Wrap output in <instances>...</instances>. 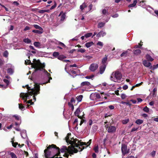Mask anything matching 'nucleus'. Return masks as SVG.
Here are the masks:
<instances>
[{
  "label": "nucleus",
  "instance_id": "37",
  "mask_svg": "<svg viewBox=\"0 0 158 158\" xmlns=\"http://www.w3.org/2000/svg\"><path fill=\"white\" fill-rule=\"evenodd\" d=\"M157 91V89L156 88H154L153 91V93L152 94V96L153 97H155L156 95V92Z\"/></svg>",
  "mask_w": 158,
  "mask_h": 158
},
{
  "label": "nucleus",
  "instance_id": "49",
  "mask_svg": "<svg viewBox=\"0 0 158 158\" xmlns=\"http://www.w3.org/2000/svg\"><path fill=\"white\" fill-rule=\"evenodd\" d=\"M97 45L100 46L101 47V48H102L103 46V44L102 42L101 41H99L97 44Z\"/></svg>",
  "mask_w": 158,
  "mask_h": 158
},
{
  "label": "nucleus",
  "instance_id": "15",
  "mask_svg": "<svg viewBox=\"0 0 158 158\" xmlns=\"http://www.w3.org/2000/svg\"><path fill=\"white\" fill-rule=\"evenodd\" d=\"M20 134L22 137L23 139L26 138L27 137L26 131L25 130H23L20 132Z\"/></svg>",
  "mask_w": 158,
  "mask_h": 158
},
{
  "label": "nucleus",
  "instance_id": "28",
  "mask_svg": "<svg viewBox=\"0 0 158 158\" xmlns=\"http://www.w3.org/2000/svg\"><path fill=\"white\" fill-rule=\"evenodd\" d=\"M143 123V121L139 119L137 120L135 122V123L138 125H140L142 124Z\"/></svg>",
  "mask_w": 158,
  "mask_h": 158
},
{
  "label": "nucleus",
  "instance_id": "24",
  "mask_svg": "<svg viewBox=\"0 0 158 158\" xmlns=\"http://www.w3.org/2000/svg\"><path fill=\"white\" fill-rule=\"evenodd\" d=\"M32 32L37 34H41L43 33V30H34L32 31Z\"/></svg>",
  "mask_w": 158,
  "mask_h": 158
},
{
  "label": "nucleus",
  "instance_id": "32",
  "mask_svg": "<svg viewBox=\"0 0 158 158\" xmlns=\"http://www.w3.org/2000/svg\"><path fill=\"white\" fill-rule=\"evenodd\" d=\"M33 26L37 29H38L40 30H43V28L40 27L39 26V25L36 24H34L33 25Z\"/></svg>",
  "mask_w": 158,
  "mask_h": 158
},
{
  "label": "nucleus",
  "instance_id": "51",
  "mask_svg": "<svg viewBox=\"0 0 158 158\" xmlns=\"http://www.w3.org/2000/svg\"><path fill=\"white\" fill-rule=\"evenodd\" d=\"M143 8H146V9L147 10H149L150 8H152L150 6H143Z\"/></svg>",
  "mask_w": 158,
  "mask_h": 158
},
{
  "label": "nucleus",
  "instance_id": "30",
  "mask_svg": "<svg viewBox=\"0 0 158 158\" xmlns=\"http://www.w3.org/2000/svg\"><path fill=\"white\" fill-rule=\"evenodd\" d=\"M14 72V70L12 68H9L7 70V72L8 73L10 74H12Z\"/></svg>",
  "mask_w": 158,
  "mask_h": 158
},
{
  "label": "nucleus",
  "instance_id": "6",
  "mask_svg": "<svg viewBox=\"0 0 158 158\" xmlns=\"http://www.w3.org/2000/svg\"><path fill=\"white\" fill-rule=\"evenodd\" d=\"M91 139H90L89 142H87V143L85 142H80L79 141H77V144L78 145V151H81L84 148V147L83 146L84 145L86 146V147L89 146L91 143Z\"/></svg>",
  "mask_w": 158,
  "mask_h": 158
},
{
  "label": "nucleus",
  "instance_id": "60",
  "mask_svg": "<svg viewBox=\"0 0 158 158\" xmlns=\"http://www.w3.org/2000/svg\"><path fill=\"white\" fill-rule=\"evenodd\" d=\"M110 110H113L114 109V106L113 105H110L108 106Z\"/></svg>",
  "mask_w": 158,
  "mask_h": 158
},
{
  "label": "nucleus",
  "instance_id": "4",
  "mask_svg": "<svg viewBox=\"0 0 158 158\" xmlns=\"http://www.w3.org/2000/svg\"><path fill=\"white\" fill-rule=\"evenodd\" d=\"M110 80L115 82H120L123 81L122 75L119 71L113 72L110 77Z\"/></svg>",
  "mask_w": 158,
  "mask_h": 158
},
{
  "label": "nucleus",
  "instance_id": "62",
  "mask_svg": "<svg viewBox=\"0 0 158 158\" xmlns=\"http://www.w3.org/2000/svg\"><path fill=\"white\" fill-rule=\"evenodd\" d=\"M137 101H138V102L139 103V102H141L143 100L142 99L140 98H137Z\"/></svg>",
  "mask_w": 158,
  "mask_h": 158
},
{
  "label": "nucleus",
  "instance_id": "56",
  "mask_svg": "<svg viewBox=\"0 0 158 158\" xmlns=\"http://www.w3.org/2000/svg\"><path fill=\"white\" fill-rule=\"evenodd\" d=\"M141 46V45L140 44H139L138 45H135L134 48H140Z\"/></svg>",
  "mask_w": 158,
  "mask_h": 158
},
{
  "label": "nucleus",
  "instance_id": "13",
  "mask_svg": "<svg viewBox=\"0 0 158 158\" xmlns=\"http://www.w3.org/2000/svg\"><path fill=\"white\" fill-rule=\"evenodd\" d=\"M10 81L9 80L4 79L3 80V81L6 84V86H4L3 85L0 84V86L4 89H6L8 85H9Z\"/></svg>",
  "mask_w": 158,
  "mask_h": 158
},
{
  "label": "nucleus",
  "instance_id": "19",
  "mask_svg": "<svg viewBox=\"0 0 158 158\" xmlns=\"http://www.w3.org/2000/svg\"><path fill=\"white\" fill-rule=\"evenodd\" d=\"M90 83L88 81H84L82 82L81 84V86H84L85 85L89 86L90 85Z\"/></svg>",
  "mask_w": 158,
  "mask_h": 158
},
{
  "label": "nucleus",
  "instance_id": "26",
  "mask_svg": "<svg viewBox=\"0 0 158 158\" xmlns=\"http://www.w3.org/2000/svg\"><path fill=\"white\" fill-rule=\"evenodd\" d=\"M49 11V10H39L38 12L40 14H43L46 12H48Z\"/></svg>",
  "mask_w": 158,
  "mask_h": 158
},
{
  "label": "nucleus",
  "instance_id": "58",
  "mask_svg": "<svg viewBox=\"0 0 158 158\" xmlns=\"http://www.w3.org/2000/svg\"><path fill=\"white\" fill-rule=\"evenodd\" d=\"M58 44L62 47L65 46V45L63 43L60 42H58Z\"/></svg>",
  "mask_w": 158,
  "mask_h": 158
},
{
  "label": "nucleus",
  "instance_id": "29",
  "mask_svg": "<svg viewBox=\"0 0 158 158\" xmlns=\"http://www.w3.org/2000/svg\"><path fill=\"white\" fill-rule=\"evenodd\" d=\"M60 15H61V20H64L65 18V15L64 13L62 14V12H61L60 14Z\"/></svg>",
  "mask_w": 158,
  "mask_h": 158
},
{
  "label": "nucleus",
  "instance_id": "14",
  "mask_svg": "<svg viewBox=\"0 0 158 158\" xmlns=\"http://www.w3.org/2000/svg\"><path fill=\"white\" fill-rule=\"evenodd\" d=\"M81 112V111L80 109L79 108H78L74 112V114L75 116L78 117L79 118H81V116H79V114Z\"/></svg>",
  "mask_w": 158,
  "mask_h": 158
},
{
  "label": "nucleus",
  "instance_id": "27",
  "mask_svg": "<svg viewBox=\"0 0 158 158\" xmlns=\"http://www.w3.org/2000/svg\"><path fill=\"white\" fill-rule=\"evenodd\" d=\"M33 44L35 47L39 48L41 46L40 43L38 42H34Z\"/></svg>",
  "mask_w": 158,
  "mask_h": 158
},
{
  "label": "nucleus",
  "instance_id": "12",
  "mask_svg": "<svg viewBox=\"0 0 158 158\" xmlns=\"http://www.w3.org/2000/svg\"><path fill=\"white\" fill-rule=\"evenodd\" d=\"M143 65L146 67L151 66V69H152V66L151 63L150 62H148L146 60H144L143 62Z\"/></svg>",
  "mask_w": 158,
  "mask_h": 158
},
{
  "label": "nucleus",
  "instance_id": "38",
  "mask_svg": "<svg viewBox=\"0 0 158 158\" xmlns=\"http://www.w3.org/2000/svg\"><path fill=\"white\" fill-rule=\"evenodd\" d=\"M129 119L128 118H127V119H126L123 120L122 122L123 124H126L127 123L129 122Z\"/></svg>",
  "mask_w": 158,
  "mask_h": 158
},
{
  "label": "nucleus",
  "instance_id": "8",
  "mask_svg": "<svg viewBox=\"0 0 158 158\" xmlns=\"http://www.w3.org/2000/svg\"><path fill=\"white\" fill-rule=\"evenodd\" d=\"M100 98V94L97 93H92L90 96V99L92 100H97Z\"/></svg>",
  "mask_w": 158,
  "mask_h": 158
},
{
  "label": "nucleus",
  "instance_id": "55",
  "mask_svg": "<svg viewBox=\"0 0 158 158\" xmlns=\"http://www.w3.org/2000/svg\"><path fill=\"white\" fill-rule=\"evenodd\" d=\"M138 128H139L138 127H134L132 129L131 131V132H133V131H137Z\"/></svg>",
  "mask_w": 158,
  "mask_h": 158
},
{
  "label": "nucleus",
  "instance_id": "50",
  "mask_svg": "<svg viewBox=\"0 0 158 158\" xmlns=\"http://www.w3.org/2000/svg\"><path fill=\"white\" fill-rule=\"evenodd\" d=\"M59 55V53L57 52H54L53 54V56L54 57H57Z\"/></svg>",
  "mask_w": 158,
  "mask_h": 158
},
{
  "label": "nucleus",
  "instance_id": "39",
  "mask_svg": "<svg viewBox=\"0 0 158 158\" xmlns=\"http://www.w3.org/2000/svg\"><path fill=\"white\" fill-rule=\"evenodd\" d=\"M68 105L71 108V110L73 111L74 109V106L72 104L71 102L68 103Z\"/></svg>",
  "mask_w": 158,
  "mask_h": 158
},
{
  "label": "nucleus",
  "instance_id": "10",
  "mask_svg": "<svg viewBox=\"0 0 158 158\" xmlns=\"http://www.w3.org/2000/svg\"><path fill=\"white\" fill-rule=\"evenodd\" d=\"M106 126L107 131L108 133H113L115 132L116 129L115 126H110L109 127H107V125H106Z\"/></svg>",
  "mask_w": 158,
  "mask_h": 158
},
{
  "label": "nucleus",
  "instance_id": "21",
  "mask_svg": "<svg viewBox=\"0 0 158 158\" xmlns=\"http://www.w3.org/2000/svg\"><path fill=\"white\" fill-rule=\"evenodd\" d=\"M93 44V42H90L86 43L85 44V46L87 48H89L92 46Z\"/></svg>",
  "mask_w": 158,
  "mask_h": 158
},
{
  "label": "nucleus",
  "instance_id": "59",
  "mask_svg": "<svg viewBox=\"0 0 158 158\" xmlns=\"http://www.w3.org/2000/svg\"><path fill=\"white\" fill-rule=\"evenodd\" d=\"M128 88V86L127 85H125L123 86V88L124 90H126Z\"/></svg>",
  "mask_w": 158,
  "mask_h": 158
},
{
  "label": "nucleus",
  "instance_id": "22",
  "mask_svg": "<svg viewBox=\"0 0 158 158\" xmlns=\"http://www.w3.org/2000/svg\"><path fill=\"white\" fill-rule=\"evenodd\" d=\"M138 0H134L133 3L129 5L128 6V7H130H130H134L136 5L137 2V1Z\"/></svg>",
  "mask_w": 158,
  "mask_h": 158
},
{
  "label": "nucleus",
  "instance_id": "40",
  "mask_svg": "<svg viewBox=\"0 0 158 158\" xmlns=\"http://www.w3.org/2000/svg\"><path fill=\"white\" fill-rule=\"evenodd\" d=\"M92 35V33H89L87 34H85V38H88L89 37L91 36Z\"/></svg>",
  "mask_w": 158,
  "mask_h": 158
},
{
  "label": "nucleus",
  "instance_id": "36",
  "mask_svg": "<svg viewBox=\"0 0 158 158\" xmlns=\"http://www.w3.org/2000/svg\"><path fill=\"white\" fill-rule=\"evenodd\" d=\"M107 59V56H105V57L103 58L102 62L103 64H104L106 62Z\"/></svg>",
  "mask_w": 158,
  "mask_h": 158
},
{
  "label": "nucleus",
  "instance_id": "31",
  "mask_svg": "<svg viewBox=\"0 0 158 158\" xmlns=\"http://www.w3.org/2000/svg\"><path fill=\"white\" fill-rule=\"evenodd\" d=\"M23 41L24 43L27 44L30 43L31 42V40L28 38L23 39Z\"/></svg>",
  "mask_w": 158,
  "mask_h": 158
},
{
  "label": "nucleus",
  "instance_id": "45",
  "mask_svg": "<svg viewBox=\"0 0 158 158\" xmlns=\"http://www.w3.org/2000/svg\"><path fill=\"white\" fill-rule=\"evenodd\" d=\"M143 110L146 112L148 113L149 111V109L147 106L144 107L143 109Z\"/></svg>",
  "mask_w": 158,
  "mask_h": 158
},
{
  "label": "nucleus",
  "instance_id": "41",
  "mask_svg": "<svg viewBox=\"0 0 158 158\" xmlns=\"http://www.w3.org/2000/svg\"><path fill=\"white\" fill-rule=\"evenodd\" d=\"M3 55L4 56L7 57L8 55V52L7 51H5L3 54Z\"/></svg>",
  "mask_w": 158,
  "mask_h": 158
},
{
  "label": "nucleus",
  "instance_id": "63",
  "mask_svg": "<svg viewBox=\"0 0 158 158\" xmlns=\"http://www.w3.org/2000/svg\"><path fill=\"white\" fill-rule=\"evenodd\" d=\"M118 15L117 14H115L114 15H112V17L113 18H117V17H118Z\"/></svg>",
  "mask_w": 158,
  "mask_h": 158
},
{
  "label": "nucleus",
  "instance_id": "25",
  "mask_svg": "<svg viewBox=\"0 0 158 158\" xmlns=\"http://www.w3.org/2000/svg\"><path fill=\"white\" fill-rule=\"evenodd\" d=\"M146 58L148 60L151 61H152L154 60L149 54H147L146 55Z\"/></svg>",
  "mask_w": 158,
  "mask_h": 158
},
{
  "label": "nucleus",
  "instance_id": "3",
  "mask_svg": "<svg viewBox=\"0 0 158 158\" xmlns=\"http://www.w3.org/2000/svg\"><path fill=\"white\" fill-rule=\"evenodd\" d=\"M71 147L69 146L68 148L66 146H62L60 148V151L62 153L65 152V153H68L70 155H73L74 153H77L78 152L77 148H75V145H72Z\"/></svg>",
  "mask_w": 158,
  "mask_h": 158
},
{
  "label": "nucleus",
  "instance_id": "48",
  "mask_svg": "<svg viewBox=\"0 0 158 158\" xmlns=\"http://www.w3.org/2000/svg\"><path fill=\"white\" fill-rule=\"evenodd\" d=\"M127 55V52H123L120 55L121 56H126Z\"/></svg>",
  "mask_w": 158,
  "mask_h": 158
},
{
  "label": "nucleus",
  "instance_id": "61",
  "mask_svg": "<svg viewBox=\"0 0 158 158\" xmlns=\"http://www.w3.org/2000/svg\"><path fill=\"white\" fill-rule=\"evenodd\" d=\"M18 144V143H15L14 142L12 143V145L14 147H16V145Z\"/></svg>",
  "mask_w": 158,
  "mask_h": 158
},
{
  "label": "nucleus",
  "instance_id": "5",
  "mask_svg": "<svg viewBox=\"0 0 158 158\" xmlns=\"http://www.w3.org/2000/svg\"><path fill=\"white\" fill-rule=\"evenodd\" d=\"M52 149L53 150H56L58 152V155H59V154L60 153L59 148L56 147L55 145L52 144V145H49L48 147H47V149H45L44 150L45 157L46 158H51V151H48L47 152V151L48 150L50 149Z\"/></svg>",
  "mask_w": 158,
  "mask_h": 158
},
{
  "label": "nucleus",
  "instance_id": "47",
  "mask_svg": "<svg viewBox=\"0 0 158 158\" xmlns=\"http://www.w3.org/2000/svg\"><path fill=\"white\" fill-rule=\"evenodd\" d=\"M108 13L107 10L106 9H104L102 10V13L103 15H106Z\"/></svg>",
  "mask_w": 158,
  "mask_h": 158
},
{
  "label": "nucleus",
  "instance_id": "64",
  "mask_svg": "<svg viewBox=\"0 0 158 158\" xmlns=\"http://www.w3.org/2000/svg\"><path fill=\"white\" fill-rule=\"evenodd\" d=\"M157 68H158V64L156 65L153 66L152 67V69H154Z\"/></svg>",
  "mask_w": 158,
  "mask_h": 158
},
{
  "label": "nucleus",
  "instance_id": "34",
  "mask_svg": "<svg viewBox=\"0 0 158 158\" xmlns=\"http://www.w3.org/2000/svg\"><path fill=\"white\" fill-rule=\"evenodd\" d=\"M9 154L12 158H17L16 155L13 152H10Z\"/></svg>",
  "mask_w": 158,
  "mask_h": 158
},
{
  "label": "nucleus",
  "instance_id": "52",
  "mask_svg": "<svg viewBox=\"0 0 158 158\" xmlns=\"http://www.w3.org/2000/svg\"><path fill=\"white\" fill-rule=\"evenodd\" d=\"M4 63V60L0 59V66H2Z\"/></svg>",
  "mask_w": 158,
  "mask_h": 158
},
{
  "label": "nucleus",
  "instance_id": "2",
  "mask_svg": "<svg viewBox=\"0 0 158 158\" xmlns=\"http://www.w3.org/2000/svg\"><path fill=\"white\" fill-rule=\"evenodd\" d=\"M25 63L26 64H31L32 67L35 69V72L40 70L43 72L49 78V80L47 82H50V80L52 79L51 77H49L50 76V74L44 69V68L45 67V65L41 64L39 60H37L35 59H34V63H31L30 60H25Z\"/></svg>",
  "mask_w": 158,
  "mask_h": 158
},
{
  "label": "nucleus",
  "instance_id": "42",
  "mask_svg": "<svg viewBox=\"0 0 158 158\" xmlns=\"http://www.w3.org/2000/svg\"><path fill=\"white\" fill-rule=\"evenodd\" d=\"M85 51V50L84 48H79L77 50V51L81 52V53H84Z\"/></svg>",
  "mask_w": 158,
  "mask_h": 158
},
{
  "label": "nucleus",
  "instance_id": "33",
  "mask_svg": "<svg viewBox=\"0 0 158 158\" xmlns=\"http://www.w3.org/2000/svg\"><path fill=\"white\" fill-rule=\"evenodd\" d=\"M105 24V23L103 22L100 23L98 24V27L101 28L103 27Z\"/></svg>",
  "mask_w": 158,
  "mask_h": 158
},
{
  "label": "nucleus",
  "instance_id": "23",
  "mask_svg": "<svg viewBox=\"0 0 158 158\" xmlns=\"http://www.w3.org/2000/svg\"><path fill=\"white\" fill-rule=\"evenodd\" d=\"M133 52L136 55H138L141 53V51L139 49L134 50Z\"/></svg>",
  "mask_w": 158,
  "mask_h": 158
},
{
  "label": "nucleus",
  "instance_id": "16",
  "mask_svg": "<svg viewBox=\"0 0 158 158\" xmlns=\"http://www.w3.org/2000/svg\"><path fill=\"white\" fill-rule=\"evenodd\" d=\"M106 69V65L105 64H103L100 67V73L102 74L104 72Z\"/></svg>",
  "mask_w": 158,
  "mask_h": 158
},
{
  "label": "nucleus",
  "instance_id": "20",
  "mask_svg": "<svg viewBox=\"0 0 158 158\" xmlns=\"http://www.w3.org/2000/svg\"><path fill=\"white\" fill-rule=\"evenodd\" d=\"M87 8V6L85 3H83L82 5L80 6V9L81 10H85V9Z\"/></svg>",
  "mask_w": 158,
  "mask_h": 158
},
{
  "label": "nucleus",
  "instance_id": "18",
  "mask_svg": "<svg viewBox=\"0 0 158 158\" xmlns=\"http://www.w3.org/2000/svg\"><path fill=\"white\" fill-rule=\"evenodd\" d=\"M68 73L71 76H72V74H73L75 75V76L77 75L76 72L73 69H70V70L69 71Z\"/></svg>",
  "mask_w": 158,
  "mask_h": 158
},
{
  "label": "nucleus",
  "instance_id": "54",
  "mask_svg": "<svg viewBox=\"0 0 158 158\" xmlns=\"http://www.w3.org/2000/svg\"><path fill=\"white\" fill-rule=\"evenodd\" d=\"M156 154V151H153L151 153V155L152 157H154Z\"/></svg>",
  "mask_w": 158,
  "mask_h": 158
},
{
  "label": "nucleus",
  "instance_id": "44",
  "mask_svg": "<svg viewBox=\"0 0 158 158\" xmlns=\"http://www.w3.org/2000/svg\"><path fill=\"white\" fill-rule=\"evenodd\" d=\"M94 150L96 153H98V147L97 145L95 146L94 148Z\"/></svg>",
  "mask_w": 158,
  "mask_h": 158
},
{
  "label": "nucleus",
  "instance_id": "35",
  "mask_svg": "<svg viewBox=\"0 0 158 158\" xmlns=\"http://www.w3.org/2000/svg\"><path fill=\"white\" fill-rule=\"evenodd\" d=\"M77 99L78 102H81L82 98V96L81 95H80L76 97Z\"/></svg>",
  "mask_w": 158,
  "mask_h": 158
},
{
  "label": "nucleus",
  "instance_id": "1",
  "mask_svg": "<svg viewBox=\"0 0 158 158\" xmlns=\"http://www.w3.org/2000/svg\"><path fill=\"white\" fill-rule=\"evenodd\" d=\"M26 86L28 91L31 90V91L26 93H21L20 95V97L22 98L24 100V103L26 102V104L27 103L28 104H30L31 105H32L33 104V102H32V100H31L27 102V100H25L24 98H26L27 99H29L31 98V96L32 95H36L39 94L40 86L37 83H35L34 87L33 88L31 89L28 85H26Z\"/></svg>",
  "mask_w": 158,
  "mask_h": 158
},
{
  "label": "nucleus",
  "instance_id": "43",
  "mask_svg": "<svg viewBox=\"0 0 158 158\" xmlns=\"http://www.w3.org/2000/svg\"><path fill=\"white\" fill-rule=\"evenodd\" d=\"M19 108L21 110L25 109V107L23 106L22 104H19Z\"/></svg>",
  "mask_w": 158,
  "mask_h": 158
},
{
  "label": "nucleus",
  "instance_id": "53",
  "mask_svg": "<svg viewBox=\"0 0 158 158\" xmlns=\"http://www.w3.org/2000/svg\"><path fill=\"white\" fill-rule=\"evenodd\" d=\"M56 3L55 2L54 5L51 6L50 9L51 10L53 9L56 7Z\"/></svg>",
  "mask_w": 158,
  "mask_h": 158
},
{
  "label": "nucleus",
  "instance_id": "46",
  "mask_svg": "<svg viewBox=\"0 0 158 158\" xmlns=\"http://www.w3.org/2000/svg\"><path fill=\"white\" fill-rule=\"evenodd\" d=\"M94 75H92L89 76H87L85 77V78L86 79H92L94 77Z\"/></svg>",
  "mask_w": 158,
  "mask_h": 158
},
{
  "label": "nucleus",
  "instance_id": "7",
  "mask_svg": "<svg viewBox=\"0 0 158 158\" xmlns=\"http://www.w3.org/2000/svg\"><path fill=\"white\" fill-rule=\"evenodd\" d=\"M70 133H68L66 137V142L67 143H69V144H71L72 145H75V146L76 147H78V145L77 144L76 141L74 140V139H73V140H70L69 139V135H70Z\"/></svg>",
  "mask_w": 158,
  "mask_h": 158
},
{
  "label": "nucleus",
  "instance_id": "9",
  "mask_svg": "<svg viewBox=\"0 0 158 158\" xmlns=\"http://www.w3.org/2000/svg\"><path fill=\"white\" fill-rule=\"evenodd\" d=\"M121 150L123 154L125 155L129 152V150H127V146L125 144H122L121 147Z\"/></svg>",
  "mask_w": 158,
  "mask_h": 158
},
{
  "label": "nucleus",
  "instance_id": "17",
  "mask_svg": "<svg viewBox=\"0 0 158 158\" xmlns=\"http://www.w3.org/2000/svg\"><path fill=\"white\" fill-rule=\"evenodd\" d=\"M106 35V33L103 32V31H102L99 32L96 35V36L97 37L99 38L101 36H103Z\"/></svg>",
  "mask_w": 158,
  "mask_h": 158
},
{
  "label": "nucleus",
  "instance_id": "57",
  "mask_svg": "<svg viewBox=\"0 0 158 158\" xmlns=\"http://www.w3.org/2000/svg\"><path fill=\"white\" fill-rule=\"evenodd\" d=\"M75 100L74 99V98H72L71 99L70 102H71V103H75Z\"/></svg>",
  "mask_w": 158,
  "mask_h": 158
},
{
  "label": "nucleus",
  "instance_id": "11",
  "mask_svg": "<svg viewBox=\"0 0 158 158\" xmlns=\"http://www.w3.org/2000/svg\"><path fill=\"white\" fill-rule=\"evenodd\" d=\"M98 65L96 63L92 64L89 67V69L92 72L95 71L98 68Z\"/></svg>",
  "mask_w": 158,
  "mask_h": 158
}]
</instances>
